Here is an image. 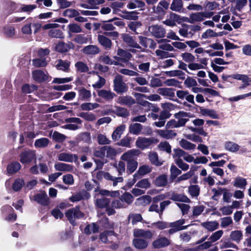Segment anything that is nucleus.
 Segmentation results:
<instances>
[{"label":"nucleus","mask_w":251,"mask_h":251,"mask_svg":"<svg viewBox=\"0 0 251 251\" xmlns=\"http://www.w3.org/2000/svg\"><path fill=\"white\" fill-rule=\"evenodd\" d=\"M140 151L138 150H131L121 156V159L127 162L126 170L129 174L133 173L137 169L138 162L134 156H138Z\"/></svg>","instance_id":"nucleus-1"},{"label":"nucleus","mask_w":251,"mask_h":251,"mask_svg":"<svg viewBox=\"0 0 251 251\" xmlns=\"http://www.w3.org/2000/svg\"><path fill=\"white\" fill-rule=\"evenodd\" d=\"M65 215L69 223L73 226H75L76 224V219H82L85 216L84 213L80 211L79 206H76L67 210Z\"/></svg>","instance_id":"nucleus-2"},{"label":"nucleus","mask_w":251,"mask_h":251,"mask_svg":"<svg viewBox=\"0 0 251 251\" xmlns=\"http://www.w3.org/2000/svg\"><path fill=\"white\" fill-rule=\"evenodd\" d=\"M123 76L117 75L113 80V89L117 94H123L128 91L127 84L123 81Z\"/></svg>","instance_id":"nucleus-3"},{"label":"nucleus","mask_w":251,"mask_h":251,"mask_svg":"<svg viewBox=\"0 0 251 251\" xmlns=\"http://www.w3.org/2000/svg\"><path fill=\"white\" fill-rule=\"evenodd\" d=\"M158 140L154 137L146 138L139 137L136 141V146L141 150L148 148L153 144L157 143Z\"/></svg>","instance_id":"nucleus-4"},{"label":"nucleus","mask_w":251,"mask_h":251,"mask_svg":"<svg viewBox=\"0 0 251 251\" xmlns=\"http://www.w3.org/2000/svg\"><path fill=\"white\" fill-rule=\"evenodd\" d=\"M74 44L71 42H68L65 43L63 41H59L56 44L55 46V50L60 53H66L69 51L71 49H74Z\"/></svg>","instance_id":"nucleus-5"},{"label":"nucleus","mask_w":251,"mask_h":251,"mask_svg":"<svg viewBox=\"0 0 251 251\" xmlns=\"http://www.w3.org/2000/svg\"><path fill=\"white\" fill-rule=\"evenodd\" d=\"M20 161L23 164L30 163L35 158V154L30 150L22 152L20 155Z\"/></svg>","instance_id":"nucleus-6"},{"label":"nucleus","mask_w":251,"mask_h":251,"mask_svg":"<svg viewBox=\"0 0 251 251\" xmlns=\"http://www.w3.org/2000/svg\"><path fill=\"white\" fill-rule=\"evenodd\" d=\"M185 223L184 220H179L175 222L171 223L169 224V227L172 228L168 230V233L172 234L178 231L185 229L187 228V226H182Z\"/></svg>","instance_id":"nucleus-7"},{"label":"nucleus","mask_w":251,"mask_h":251,"mask_svg":"<svg viewBox=\"0 0 251 251\" xmlns=\"http://www.w3.org/2000/svg\"><path fill=\"white\" fill-rule=\"evenodd\" d=\"M33 200L43 206H48L50 204V199L45 191L37 193L33 196Z\"/></svg>","instance_id":"nucleus-8"},{"label":"nucleus","mask_w":251,"mask_h":251,"mask_svg":"<svg viewBox=\"0 0 251 251\" xmlns=\"http://www.w3.org/2000/svg\"><path fill=\"white\" fill-rule=\"evenodd\" d=\"M32 77L37 83H42L46 81L49 79L48 75L41 70H36L32 72Z\"/></svg>","instance_id":"nucleus-9"},{"label":"nucleus","mask_w":251,"mask_h":251,"mask_svg":"<svg viewBox=\"0 0 251 251\" xmlns=\"http://www.w3.org/2000/svg\"><path fill=\"white\" fill-rule=\"evenodd\" d=\"M20 7L19 4L10 0H8L5 2V11L7 16L14 12H19Z\"/></svg>","instance_id":"nucleus-10"},{"label":"nucleus","mask_w":251,"mask_h":251,"mask_svg":"<svg viewBox=\"0 0 251 251\" xmlns=\"http://www.w3.org/2000/svg\"><path fill=\"white\" fill-rule=\"evenodd\" d=\"M151 34L156 38H160L165 36V30L160 25H152L149 28Z\"/></svg>","instance_id":"nucleus-11"},{"label":"nucleus","mask_w":251,"mask_h":251,"mask_svg":"<svg viewBox=\"0 0 251 251\" xmlns=\"http://www.w3.org/2000/svg\"><path fill=\"white\" fill-rule=\"evenodd\" d=\"M139 43L145 48L148 47L151 49H154L156 46V43L151 39L143 36H138Z\"/></svg>","instance_id":"nucleus-12"},{"label":"nucleus","mask_w":251,"mask_h":251,"mask_svg":"<svg viewBox=\"0 0 251 251\" xmlns=\"http://www.w3.org/2000/svg\"><path fill=\"white\" fill-rule=\"evenodd\" d=\"M122 39L123 41L128 46L138 49H141V47L135 41V38L129 34L126 33L123 34L122 35Z\"/></svg>","instance_id":"nucleus-13"},{"label":"nucleus","mask_w":251,"mask_h":251,"mask_svg":"<svg viewBox=\"0 0 251 251\" xmlns=\"http://www.w3.org/2000/svg\"><path fill=\"white\" fill-rule=\"evenodd\" d=\"M170 244V240L166 237H160L152 242V247L154 249H160L167 247Z\"/></svg>","instance_id":"nucleus-14"},{"label":"nucleus","mask_w":251,"mask_h":251,"mask_svg":"<svg viewBox=\"0 0 251 251\" xmlns=\"http://www.w3.org/2000/svg\"><path fill=\"white\" fill-rule=\"evenodd\" d=\"M111 203V199L101 197L100 198H98L95 201V205L97 207L103 209L109 206Z\"/></svg>","instance_id":"nucleus-15"},{"label":"nucleus","mask_w":251,"mask_h":251,"mask_svg":"<svg viewBox=\"0 0 251 251\" xmlns=\"http://www.w3.org/2000/svg\"><path fill=\"white\" fill-rule=\"evenodd\" d=\"M117 102L122 105L130 106L136 103L134 99L129 96H120L118 98Z\"/></svg>","instance_id":"nucleus-16"},{"label":"nucleus","mask_w":251,"mask_h":251,"mask_svg":"<svg viewBox=\"0 0 251 251\" xmlns=\"http://www.w3.org/2000/svg\"><path fill=\"white\" fill-rule=\"evenodd\" d=\"M117 19V17H114L107 21H100V22L102 23L101 26V29L103 31H105V32L114 30L115 29V27L114 25L111 23L115 21Z\"/></svg>","instance_id":"nucleus-17"},{"label":"nucleus","mask_w":251,"mask_h":251,"mask_svg":"<svg viewBox=\"0 0 251 251\" xmlns=\"http://www.w3.org/2000/svg\"><path fill=\"white\" fill-rule=\"evenodd\" d=\"M98 40L99 43L105 49H111L112 43L110 39L104 35H98Z\"/></svg>","instance_id":"nucleus-18"},{"label":"nucleus","mask_w":251,"mask_h":251,"mask_svg":"<svg viewBox=\"0 0 251 251\" xmlns=\"http://www.w3.org/2000/svg\"><path fill=\"white\" fill-rule=\"evenodd\" d=\"M21 168V165L17 161H12L9 163L6 167L8 174L12 175L18 172Z\"/></svg>","instance_id":"nucleus-19"},{"label":"nucleus","mask_w":251,"mask_h":251,"mask_svg":"<svg viewBox=\"0 0 251 251\" xmlns=\"http://www.w3.org/2000/svg\"><path fill=\"white\" fill-rule=\"evenodd\" d=\"M154 184L157 187L166 186L168 183V177L166 174L157 176L153 181Z\"/></svg>","instance_id":"nucleus-20"},{"label":"nucleus","mask_w":251,"mask_h":251,"mask_svg":"<svg viewBox=\"0 0 251 251\" xmlns=\"http://www.w3.org/2000/svg\"><path fill=\"white\" fill-rule=\"evenodd\" d=\"M134 247L138 250H144L148 246V242L145 239L141 238H135L132 241Z\"/></svg>","instance_id":"nucleus-21"},{"label":"nucleus","mask_w":251,"mask_h":251,"mask_svg":"<svg viewBox=\"0 0 251 251\" xmlns=\"http://www.w3.org/2000/svg\"><path fill=\"white\" fill-rule=\"evenodd\" d=\"M74 41L79 44H86L88 42L92 43L91 35L85 36L84 34H77L74 39Z\"/></svg>","instance_id":"nucleus-22"},{"label":"nucleus","mask_w":251,"mask_h":251,"mask_svg":"<svg viewBox=\"0 0 251 251\" xmlns=\"http://www.w3.org/2000/svg\"><path fill=\"white\" fill-rule=\"evenodd\" d=\"M170 199L175 201H180L186 203H190L191 202L190 200L186 195L177 194L175 192L172 193Z\"/></svg>","instance_id":"nucleus-23"},{"label":"nucleus","mask_w":251,"mask_h":251,"mask_svg":"<svg viewBox=\"0 0 251 251\" xmlns=\"http://www.w3.org/2000/svg\"><path fill=\"white\" fill-rule=\"evenodd\" d=\"M100 50L96 45H88L82 49V52L87 55H95L99 53Z\"/></svg>","instance_id":"nucleus-24"},{"label":"nucleus","mask_w":251,"mask_h":251,"mask_svg":"<svg viewBox=\"0 0 251 251\" xmlns=\"http://www.w3.org/2000/svg\"><path fill=\"white\" fill-rule=\"evenodd\" d=\"M200 113L203 116H208L212 119H219V115L216 111L213 109H209L204 108L202 107H200Z\"/></svg>","instance_id":"nucleus-25"},{"label":"nucleus","mask_w":251,"mask_h":251,"mask_svg":"<svg viewBox=\"0 0 251 251\" xmlns=\"http://www.w3.org/2000/svg\"><path fill=\"white\" fill-rule=\"evenodd\" d=\"M134 236L136 237H144L146 239H150L152 237V234L149 230L137 229L134 231Z\"/></svg>","instance_id":"nucleus-26"},{"label":"nucleus","mask_w":251,"mask_h":251,"mask_svg":"<svg viewBox=\"0 0 251 251\" xmlns=\"http://www.w3.org/2000/svg\"><path fill=\"white\" fill-rule=\"evenodd\" d=\"M158 134L163 138L166 139H172L175 137L177 134L172 130H159Z\"/></svg>","instance_id":"nucleus-27"},{"label":"nucleus","mask_w":251,"mask_h":251,"mask_svg":"<svg viewBox=\"0 0 251 251\" xmlns=\"http://www.w3.org/2000/svg\"><path fill=\"white\" fill-rule=\"evenodd\" d=\"M54 168L59 171L71 172L73 170V166L70 164L58 162L55 164Z\"/></svg>","instance_id":"nucleus-28"},{"label":"nucleus","mask_w":251,"mask_h":251,"mask_svg":"<svg viewBox=\"0 0 251 251\" xmlns=\"http://www.w3.org/2000/svg\"><path fill=\"white\" fill-rule=\"evenodd\" d=\"M115 108V110H113L111 112L118 117L126 118L129 115L128 111L125 107L117 106Z\"/></svg>","instance_id":"nucleus-29"},{"label":"nucleus","mask_w":251,"mask_h":251,"mask_svg":"<svg viewBox=\"0 0 251 251\" xmlns=\"http://www.w3.org/2000/svg\"><path fill=\"white\" fill-rule=\"evenodd\" d=\"M99 226L96 223H92L88 224L84 228V233L87 235L90 234L92 232L95 233L99 232Z\"/></svg>","instance_id":"nucleus-30"},{"label":"nucleus","mask_w":251,"mask_h":251,"mask_svg":"<svg viewBox=\"0 0 251 251\" xmlns=\"http://www.w3.org/2000/svg\"><path fill=\"white\" fill-rule=\"evenodd\" d=\"M98 94L99 96L104 99L106 100H111L116 96V95L113 92L106 90H100Z\"/></svg>","instance_id":"nucleus-31"},{"label":"nucleus","mask_w":251,"mask_h":251,"mask_svg":"<svg viewBox=\"0 0 251 251\" xmlns=\"http://www.w3.org/2000/svg\"><path fill=\"white\" fill-rule=\"evenodd\" d=\"M175 89L172 88H161L158 89V92L162 96L173 98L175 97Z\"/></svg>","instance_id":"nucleus-32"},{"label":"nucleus","mask_w":251,"mask_h":251,"mask_svg":"<svg viewBox=\"0 0 251 251\" xmlns=\"http://www.w3.org/2000/svg\"><path fill=\"white\" fill-rule=\"evenodd\" d=\"M201 225L210 231H213L219 227V223L217 221L203 222L201 224Z\"/></svg>","instance_id":"nucleus-33"},{"label":"nucleus","mask_w":251,"mask_h":251,"mask_svg":"<svg viewBox=\"0 0 251 251\" xmlns=\"http://www.w3.org/2000/svg\"><path fill=\"white\" fill-rule=\"evenodd\" d=\"M225 148L227 151L234 152L239 150L240 146L234 142L227 141L225 143Z\"/></svg>","instance_id":"nucleus-34"},{"label":"nucleus","mask_w":251,"mask_h":251,"mask_svg":"<svg viewBox=\"0 0 251 251\" xmlns=\"http://www.w3.org/2000/svg\"><path fill=\"white\" fill-rule=\"evenodd\" d=\"M25 185V181L23 178H17L12 184V189L15 192H18L21 190Z\"/></svg>","instance_id":"nucleus-35"},{"label":"nucleus","mask_w":251,"mask_h":251,"mask_svg":"<svg viewBox=\"0 0 251 251\" xmlns=\"http://www.w3.org/2000/svg\"><path fill=\"white\" fill-rule=\"evenodd\" d=\"M142 128L143 126L141 124L134 123L130 125L129 131L134 135H138L141 131Z\"/></svg>","instance_id":"nucleus-36"},{"label":"nucleus","mask_w":251,"mask_h":251,"mask_svg":"<svg viewBox=\"0 0 251 251\" xmlns=\"http://www.w3.org/2000/svg\"><path fill=\"white\" fill-rule=\"evenodd\" d=\"M77 139L80 142L82 141L88 144L91 143V134L88 132L80 133L78 136Z\"/></svg>","instance_id":"nucleus-37"},{"label":"nucleus","mask_w":251,"mask_h":251,"mask_svg":"<svg viewBox=\"0 0 251 251\" xmlns=\"http://www.w3.org/2000/svg\"><path fill=\"white\" fill-rule=\"evenodd\" d=\"M190 20L187 21L190 23H194L195 22L203 21V12L192 13L190 16Z\"/></svg>","instance_id":"nucleus-38"},{"label":"nucleus","mask_w":251,"mask_h":251,"mask_svg":"<svg viewBox=\"0 0 251 251\" xmlns=\"http://www.w3.org/2000/svg\"><path fill=\"white\" fill-rule=\"evenodd\" d=\"M125 129V125H121L118 126L116 129L113 131L112 134V139L114 141L117 140L121 137V134Z\"/></svg>","instance_id":"nucleus-39"},{"label":"nucleus","mask_w":251,"mask_h":251,"mask_svg":"<svg viewBox=\"0 0 251 251\" xmlns=\"http://www.w3.org/2000/svg\"><path fill=\"white\" fill-rule=\"evenodd\" d=\"M149 159L152 165L159 166L162 164L159 161L158 154L156 152H151L149 154Z\"/></svg>","instance_id":"nucleus-40"},{"label":"nucleus","mask_w":251,"mask_h":251,"mask_svg":"<svg viewBox=\"0 0 251 251\" xmlns=\"http://www.w3.org/2000/svg\"><path fill=\"white\" fill-rule=\"evenodd\" d=\"M70 62L67 60L59 59L56 66L58 69L62 70L64 72H68L69 70Z\"/></svg>","instance_id":"nucleus-41"},{"label":"nucleus","mask_w":251,"mask_h":251,"mask_svg":"<svg viewBox=\"0 0 251 251\" xmlns=\"http://www.w3.org/2000/svg\"><path fill=\"white\" fill-rule=\"evenodd\" d=\"M117 54L122 58V60L124 61L129 60L132 57V54L129 51L122 49L118 50Z\"/></svg>","instance_id":"nucleus-42"},{"label":"nucleus","mask_w":251,"mask_h":251,"mask_svg":"<svg viewBox=\"0 0 251 251\" xmlns=\"http://www.w3.org/2000/svg\"><path fill=\"white\" fill-rule=\"evenodd\" d=\"M232 240L239 243L243 237V234L241 230H235L231 232L230 234Z\"/></svg>","instance_id":"nucleus-43"},{"label":"nucleus","mask_w":251,"mask_h":251,"mask_svg":"<svg viewBox=\"0 0 251 251\" xmlns=\"http://www.w3.org/2000/svg\"><path fill=\"white\" fill-rule=\"evenodd\" d=\"M247 184L246 179L244 178L238 176L236 177L233 185L237 188L245 189Z\"/></svg>","instance_id":"nucleus-44"},{"label":"nucleus","mask_w":251,"mask_h":251,"mask_svg":"<svg viewBox=\"0 0 251 251\" xmlns=\"http://www.w3.org/2000/svg\"><path fill=\"white\" fill-rule=\"evenodd\" d=\"M183 6V3L181 0H173L170 6V9L176 12H180Z\"/></svg>","instance_id":"nucleus-45"},{"label":"nucleus","mask_w":251,"mask_h":251,"mask_svg":"<svg viewBox=\"0 0 251 251\" xmlns=\"http://www.w3.org/2000/svg\"><path fill=\"white\" fill-rule=\"evenodd\" d=\"M49 143V139L47 138L43 137L36 140L34 143V146L36 148H45L48 145Z\"/></svg>","instance_id":"nucleus-46"},{"label":"nucleus","mask_w":251,"mask_h":251,"mask_svg":"<svg viewBox=\"0 0 251 251\" xmlns=\"http://www.w3.org/2000/svg\"><path fill=\"white\" fill-rule=\"evenodd\" d=\"M151 184L149 178H143L139 180L135 185L136 187L147 189L151 187Z\"/></svg>","instance_id":"nucleus-47"},{"label":"nucleus","mask_w":251,"mask_h":251,"mask_svg":"<svg viewBox=\"0 0 251 251\" xmlns=\"http://www.w3.org/2000/svg\"><path fill=\"white\" fill-rule=\"evenodd\" d=\"M188 192L192 197H198L200 193V187L198 185H191L188 187Z\"/></svg>","instance_id":"nucleus-48"},{"label":"nucleus","mask_w":251,"mask_h":251,"mask_svg":"<svg viewBox=\"0 0 251 251\" xmlns=\"http://www.w3.org/2000/svg\"><path fill=\"white\" fill-rule=\"evenodd\" d=\"M179 143L180 146L185 150H193L196 148V145L184 139H181Z\"/></svg>","instance_id":"nucleus-49"},{"label":"nucleus","mask_w":251,"mask_h":251,"mask_svg":"<svg viewBox=\"0 0 251 251\" xmlns=\"http://www.w3.org/2000/svg\"><path fill=\"white\" fill-rule=\"evenodd\" d=\"M139 204L146 206L149 204L151 201V198L149 195H144L137 199Z\"/></svg>","instance_id":"nucleus-50"},{"label":"nucleus","mask_w":251,"mask_h":251,"mask_svg":"<svg viewBox=\"0 0 251 251\" xmlns=\"http://www.w3.org/2000/svg\"><path fill=\"white\" fill-rule=\"evenodd\" d=\"M49 35L51 38H63V33L58 29H51L49 32Z\"/></svg>","instance_id":"nucleus-51"},{"label":"nucleus","mask_w":251,"mask_h":251,"mask_svg":"<svg viewBox=\"0 0 251 251\" xmlns=\"http://www.w3.org/2000/svg\"><path fill=\"white\" fill-rule=\"evenodd\" d=\"M75 67L78 72L85 73L89 71V68L87 64L81 61H78L75 64Z\"/></svg>","instance_id":"nucleus-52"},{"label":"nucleus","mask_w":251,"mask_h":251,"mask_svg":"<svg viewBox=\"0 0 251 251\" xmlns=\"http://www.w3.org/2000/svg\"><path fill=\"white\" fill-rule=\"evenodd\" d=\"M22 6L19 8V12L30 13L37 7L35 4H21Z\"/></svg>","instance_id":"nucleus-53"},{"label":"nucleus","mask_w":251,"mask_h":251,"mask_svg":"<svg viewBox=\"0 0 251 251\" xmlns=\"http://www.w3.org/2000/svg\"><path fill=\"white\" fill-rule=\"evenodd\" d=\"M171 176L170 178L174 180L176 177L180 175L182 173L181 171L178 169L176 166L173 165L170 169Z\"/></svg>","instance_id":"nucleus-54"},{"label":"nucleus","mask_w":251,"mask_h":251,"mask_svg":"<svg viewBox=\"0 0 251 251\" xmlns=\"http://www.w3.org/2000/svg\"><path fill=\"white\" fill-rule=\"evenodd\" d=\"M78 116L88 121H94L96 119L95 115L92 113L81 112Z\"/></svg>","instance_id":"nucleus-55"},{"label":"nucleus","mask_w":251,"mask_h":251,"mask_svg":"<svg viewBox=\"0 0 251 251\" xmlns=\"http://www.w3.org/2000/svg\"><path fill=\"white\" fill-rule=\"evenodd\" d=\"M72 154H69L67 153H61L58 155V158L60 161L72 162L73 159Z\"/></svg>","instance_id":"nucleus-56"},{"label":"nucleus","mask_w":251,"mask_h":251,"mask_svg":"<svg viewBox=\"0 0 251 251\" xmlns=\"http://www.w3.org/2000/svg\"><path fill=\"white\" fill-rule=\"evenodd\" d=\"M158 147L161 151H165L168 153H171V146L169 144V143L167 141L161 142L158 145Z\"/></svg>","instance_id":"nucleus-57"},{"label":"nucleus","mask_w":251,"mask_h":251,"mask_svg":"<svg viewBox=\"0 0 251 251\" xmlns=\"http://www.w3.org/2000/svg\"><path fill=\"white\" fill-rule=\"evenodd\" d=\"M110 204L112 207L116 209L126 207V206L122 199L113 201L111 202Z\"/></svg>","instance_id":"nucleus-58"},{"label":"nucleus","mask_w":251,"mask_h":251,"mask_svg":"<svg viewBox=\"0 0 251 251\" xmlns=\"http://www.w3.org/2000/svg\"><path fill=\"white\" fill-rule=\"evenodd\" d=\"M79 95L83 100H87L91 97L90 91L83 87L79 90Z\"/></svg>","instance_id":"nucleus-59"},{"label":"nucleus","mask_w":251,"mask_h":251,"mask_svg":"<svg viewBox=\"0 0 251 251\" xmlns=\"http://www.w3.org/2000/svg\"><path fill=\"white\" fill-rule=\"evenodd\" d=\"M52 138L56 142L62 143L65 141L66 136L57 131H54L53 133Z\"/></svg>","instance_id":"nucleus-60"},{"label":"nucleus","mask_w":251,"mask_h":251,"mask_svg":"<svg viewBox=\"0 0 251 251\" xmlns=\"http://www.w3.org/2000/svg\"><path fill=\"white\" fill-rule=\"evenodd\" d=\"M32 64L36 67H45L47 63L45 59L36 58L32 60Z\"/></svg>","instance_id":"nucleus-61"},{"label":"nucleus","mask_w":251,"mask_h":251,"mask_svg":"<svg viewBox=\"0 0 251 251\" xmlns=\"http://www.w3.org/2000/svg\"><path fill=\"white\" fill-rule=\"evenodd\" d=\"M183 60L187 63L193 62L195 60V56L189 52H184L181 54Z\"/></svg>","instance_id":"nucleus-62"},{"label":"nucleus","mask_w":251,"mask_h":251,"mask_svg":"<svg viewBox=\"0 0 251 251\" xmlns=\"http://www.w3.org/2000/svg\"><path fill=\"white\" fill-rule=\"evenodd\" d=\"M223 231L220 230L213 233L209 238V240L212 243L218 241L222 236Z\"/></svg>","instance_id":"nucleus-63"},{"label":"nucleus","mask_w":251,"mask_h":251,"mask_svg":"<svg viewBox=\"0 0 251 251\" xmlns=\"http://www.w3.org/2000/svg\"><path fill=\"white\" fill-rule=\"evenodd\" d=\"M68 27L69 31L73 33H79L82 31L81 27L76 24H69Z\"/></svg>","instance_id":"nucleus-64"}]
</instances>
